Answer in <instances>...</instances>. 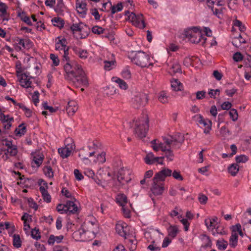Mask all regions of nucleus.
Returning <instances> with one entry per match:
<instances>
[{"label": "nucleus", "mask_w": 251, "mask_h": 251, "mask_svg": "<svg viewBox=\"0 0 251 251\" xmlns=\"http://www.w3.org/2000/svg\"><path fill=\"white\" fill-rule=\"evenodd\" d=\"M64 70L66 73L65 78L77 87L88 85V81L81 66L74 60H71L69 56H62Z\"/></svg>", "instance_id": "nucleus-1"}, {"label": "nucleus", "mask_w": 251, "mask_h": 251, "mask_svg": "<svg viewBox=\"0 0 251 251\" xmlns=\"http://www.w3.org/2000/svg\"><path fill=\"white\" fill-rule=\"evenodd\" d=\"M163 140L168 146L165 151H163L165 152V155L163 157L166 158L168 161H172L174 158L172 149L180 148L184 142V137L180 133H177L175 136L163 137Z\"/></svg>", "instance_id": "nucleus-2"}, {"label": "nucleus", "mask_w": 251, "mask_h": 251, "mask_svg": "<svg viewBox=\"0 0 251 251\" xmlns=\"http://www.w3.org/2000/svg\"><path fill=\"white\" fill-rule=\"evenodd\" d=\"M129 57L133 63L141 67H148L153 65L149 55L142 51L132 52Z\"/></svg>", "instance_id": "nucleus-3"}, {"label": "nucleus", "mask_w": 251, "mask_h": 251, "mask_svg": "<svg viewBox=\"0 0 251 251\" xmlns=\"http://www.w3.org/2000/svg\"><path fill=\"white\" fill-rule=\"evenodd\" d=\"M184 36L192 43H201V44H203L206 40V38L202 36L200 29L197 27H193L191 29L185 30Z\"/></svg>", "instance_id": "nucleus-4"}, {"label": "nucleus", "mask_w": 251, "mask_h": 251, "mask_svg": "<svg viewBox=\"0 0 251 251\" xmlns=\"http://www.w3.org/2000/svg\"><path fill=\"white\" fill-rule=\"evenodd\" d=\"M149 121L148 115L144 114L136 122L134 132L139 138L146 137L149 129Z\"/></svg>", "instance_id": "nucleus-5"}, {"label": "nucleus", "mask_w": 251, "mask_h": 251, "mask_svg": "<svg viewBox=\"0 0 251 251\" xmlns=\"http://www.w3.org/2000/svg\"><path fill=\"white\" fill-rule=\"evenodd\" d=\"M114 172L116 173L117 179L119 183L122 185L130 181L131 178L130 176L131 171L124 167H121L117 171L114 169Z\"/></svg>", "instance_id": "nucleus-6"}, {"label": "nucleus", "mask_w": 251, "mask_h": 251, "mask_svg": "<svg viewBox=\"0 0 251 251\" xmlns=\"http://www.w3.org/2000/svg\"><path fill=\"white\" fill-rule=\"evenodd\" d=\"M16 74L22 87L26 88L31 87L32 82L30 81V79L33 78V77L29 75V72L22 73L21 69L18 68L16 70Z\"/></svg>", "instance_id": "nucleus-7"}, {"label": "nucleus", "mask_w": 251, "mask_h": 251, "mask_svg": "<svg viewBox=\"0 0 251 251\" xmlns=\"http://www.w3.org/2000/svg\"><path fill=\"white\" fill-rule=\"evenodd\" d=\"M148 100V96L144 93L138 92L136 93L132 99V103L135 108L138 109L145 106Z\"/></svg>", "instance_id": "nucleus-8"}, {"label": "nucleus", "mask_w": 251, "mask_h": 251, "mask_svg": "<svg viewBox=\"0 0 251 251\" xmlns=\"http://www.w3.org/2000/svg\"><path fill=\"white\" fill-rule=\"evenodd\" d=\"M70 29L73 33L79 32L80 33V38H85L88 35L90 29L86 25L80 22L78 24H73L70 27Z\"/></svg>", "instance_id": "nucleus-9"}, {"label": "nucleus", "mask_w": 251, "mask_h": 251, "mask_svg": "<svg viewBox=\"0 0 251 251\" xmlns=\"http://www.w3.org/2000/svg\"><path fill=\"white\" fill-rule=\"evenodd\" d=\"M164 182L153 178L152 186L151 188L152 194L154 196L162 195L164 190Z\"/></svg>", "instance_id": "nucleus-10"}, {"label": "nucleus", "mask_w": 251, "mask_h": 251, "mask_svg": "<svg viewBox=\"0 0 251 251\" xmlns=\"http://www.w3.org/2000/svg\"><path fill=\"white\" fill-rule=\"evenodd\" d=\"M83 228H85V234L88 238H94L96 236L97 226L94 225L93 223L89 222L87 224H84L82 226Z\"/></svg>", "instance_id": "nucleus-11"}, {"label": "nucleus", "mask_w": 251, "mask_h": 251, "mask_svg": "<svg viewBox=\"0 0 251 251\" xmlns=\"http://www.w3.org/2000/svg\"><path fill=\"white\" fill-rule=\"evenodd\" d=\"M164 157H155L152 152L148 153L144 158L145 162L148 165H152L155 163H158L163 165V160Z\"/></svg>", "instance_id": "nucleus-12"}, {"label": "nucleus", "mask_w": 251, "mask_h": 251, "mask_svg": "<svg viewBox=\"0 0 251 251\" xmlns=\"http://www.w3.org/2000/svg\"><path fill=\"white\" fill-rule=\"evenodd\" d=\"M68 140H70L72 142L70 145L68 144L65 148H59L58 150V153L63 158L68 157L70 155L72 151L75 148V145L72 142V139H69Z\"/></svg>", "instance_id": "nucleus-13"}, {"label": "nucleus", "mask_w": 251, "mask_h": 251, "mask_svg": "<svg viewBox=\"0 0 251 251\" xmlns=\"http://www.w3.org/2000/svg\"><path fill=\"white\" fill-rule=\"evenodd\" d=\"M58 41L55 43V50H63L64 54L63 56L66 55L67 56L69 54V47L66 46L67 41L64 38L60 39L59 37H58Z\"/></svg>", "instance_id": "nucleus-14"}, {"label": "nucleus", "mask_w": 251, "mask_h": 251, "mask_svg": "<svg viewBox=\"0 0 251 251\" xmlns=\"http://www.w3.org/2000/svg\"><path fill=\"white\" fill-rule=\"evenodd\" d=\"M171 176L172 170L167 168H164L161 171L155 174L153 178L160 181L164 182L166 177L170 176Z\"/></svg>", "instance_id": "nucleus-15"}, {"label": "nucleus", "mask_w": 251, "mask_h": 251, "mask_svg": "<svg viewBox=\"0 0 251 251\" xmlns=\"http://www.w3.org/2000/svg\"><path fill=\"white\" fill-rule=\"evenodd\" d=\"M94 154L95 151L89 152L87 149H82L80 151L78 156L85 164H88L90 163L88 157L92 156Z\"/></svg>", "instance_id": "nucleus-16"}, {"label": "nucleus", "mask_w": 251, "mask_h": 251, "mask_svg": "<svg viewBox=\"0 0 251 251\" xmlns=\"http://www.w3.org/2000/svg\"><path fill=\"white\" fill-rule=\"evenodd\" d=\"M115 229L119 235L122 237H126L128 228L126 223H118L116 225Z\"/></svg>", "instance_id": "nucleus-17"}, {"label": "nucleus", "mask_w": 251, "mask_h": 251, "mask_svg": "<svg viewBox=\"0 0 251 251\" xmlns=\"http://www.w3.org/2000/svg\"><path fill=\"white\" fill-rule=\"evenodd\" d=\"M76 8L77 12L81 14L82 17H84L87 13V3L85 1H82L81 2L76 0Z\"/></svg>", "instance_id": "nucleus-18"}, {"label": "nucleus", "mask_w": 251, "mask_h": 251, "mask_svg": "<svg viewBox=\"0 0 251 251\" xmlns=\"http://www.w3.org/2000/svg\"><path fill=\"white\" fill-rule=\"evenodd\" d=\"M76 102L74 100H70L68 102L66 106V111L69 115H73L77 110Z\"/></svg>", "instance_id": "nucleus-19"}, {"label": "nucleus", "mask_w": 251, "mask_h": 251, "mask_svg": "<svg viewBox=\"0 0 251 251\" xmlns=\"http://www.w3.org/2000/svg\"><path fill=\"white\" fill-rule=\"evenodd\" d=\"M66 208L67 213L68 214H75L78 210V207L74 201H68L66 202Z\"/></svg>", "instance_id": "nucleus-20"}, {"label": "nucleus", "mask_w": 251, "mask_h": 251, "mask_svg": "<svg viewBox=\"0 0 251 251\" xmlns=\"http://www.w3.org/2000/svg\"><path fill=\"white\" fill-rule=\"evenodd\" d=\"M7 6L6 5L0 1V17L2 18V23L4 21H7L9 20L8 15L7 13Z\"/></svg>", "instance_id": "nucleus-21"}, {"label": "nucleus", "mask_w": 251, "mask_h": 251, "mask_svg": "<svg viewBox=\"0 0 251 251\" xmlns=\"http://www.w3.org/2000/svg\"><path fill=\"white\" fill-rule=\"evenodd\" d=\"M218 218L214 217L213 218H207L204 221L205 225L207 228L211 230H213L216 228L218 223Z\"/></svg>", "instance_id": "nucleus-22"}, {"label": "nucleus", "mask_w": 251, "mask_h": 251, "mask_svg": "<svg viewBox=\"0 0 251 251\" xmlns=\"http://www.w3.org/2000/svg\"><path fill=\"white\" fill-rule=\"evenodd\" d=\"M85 228H83L81 226V227L78 230L73 232L72 234L73 238L76 241H78L81 238H86V235L85 234Z\"/></svg>", "instance_id": "nucleus-23"}, {"label": "nucleus", "mask_w": 251, "mask_h": 251, "mask_svg": "<svg viewBox=\"0 0 251 251\" xmlns=\"http://www.w3.org/2000/svg\"><path fill=\"white\" fill-rule=\"evenodd\" d=\"M73 50L76 55L82 59H86L89 55V53L87 50H81L75 47L73 48Z\"/></svg>", "instance_id": "nucleus-24"}, {"label": "nucleus", "mask_w": 251, "mask_h": 251, "mask_svg": "<svg viewBox=\"0 0 251 251\" xmlns=\"http://www.w3.org/2000/svg\"><path fill=\"white\" fill-rule=\"evenodd\" d=\"M156 232H159L158 229H152L151 231H147L145 233V237L148 240V242H151L153 244L155 242L154 239V236L156 234Z\"/></svg>", "instance_id": "nucleus-25"}, {"label": "nucleus", "mask_w": 251, "mask_h": 251, "mask_svg": "<svg viewBox=\"0 0 251 251\" xmlns=\"http://www.w3.org/2000/svg\"><path fill=\"white\" fill-rule=\"evenodd\" d=\"M44 156L42 153H34L33 161L37 167H39L42 163Z\"/></svg>", "instance_id": "nucleus-26"}, {"label": "nucleus", "mask_w": 251, "mask_h": 251, "mask_svg": "<svg viewBox=\"0 0 251 251\" xmlns=\"http://www.w3.org/2000/svg\"><path fill=\"white\" fill-rule=\"evenodd\" d=\"M26 131V126L24 123H22L15 129L14 132L16 135L21 137L25 133Z\"/></svg>", "instance_id": "nucleus-27"}, {"label": "nucleus", "mask_w": 251, "mask_h": 251, "mask_svg": "<svg viewBox=\"0 0 251 251\" xmlns=\"http://www.w3.org/2000/svg\"><path fill=\"white\" fill-rule=\"evenodd\" d=\"M17 41L18 44L21 45L24 49H29L32 46V42L29 39H19Z\"/></svg>", "instance_id": "nucleus-28"}, {"label": "nucleus", "mask_w": 251, "mask_h": 251, "mask_svg": "<svg viewBox=\"0 0 251 251\" xmlns=\"http://www.w3.org/2000/svg\"><path fill=\"white\" fill-rule=\"evenodd\" d=\"M143 16V15L142 14L137 15L136 23H134V25L135 26L141 29H143L146 27V24Z\"/></svg>", "instance_id": "nucleus-29"}, {"label": "nucleus", "mask_w": 251, "mask_h": 251, "mask_svg": "<svg viewBox=\"0 0 251 251\" xmlns=\"http://www.w3.org/2000/svg\"><path fill=\"white\" fill-rule=\"evenodd\" d=\"M113 81L115 82L118 86L122 89L126 90L128 88V85L123 79L118 77H113Z\"/></svg>", "instance_id": "nucleus-30"}, {"label": "nucleus", "mask_w": 251, "mask_h": 251, "mask_svg": "<svg viewBox=\"0 0 251 251\" xmlns=\"http://www.w3.org/2000/svg\"><path fill=\"white\" fill-rule=\"evenodd\" d=\"M63 237V235L55 236L53 235H50L49 238L48 243L49 245H53L55 242L57 243H60Z\"/></svg>", "instance_id": "nucleus-31"}, {"label": "nucleus", "mask_w": 251, "mask_h": 251, "mask_svg": "<svg viewBox=\"0 0 251 251\" xmlns=\"http://www.w3.org/2000/svg\"><path fill=\"white\" fill-rule=\"evenodd\" d=\"M168 235L172 237L175 238L178 232V228L176 226H171L168 229Z\"/></svg>", "instance_id": "nucleus-32"}, {"label": "nucleus", "mask_w": 251, "mask_h": 251, "mask_svg": "<svg viewBox=\"0 0 251 251\" xmlns=\"http://www.w3.org/2000/svg\"><path fill=\"white\" fill-rule=\"evenodd\" d=\"M65 7L63 0H57V4L54 8L55 11L58 14H61L64 11Z\"/></svg>", "instance_id": "nucleus-33"}, {"label": "nucleus", "mask_w": 251, "mask_h": 251, "mask_svg": "<svg viewBox=\"0 0 251 251\" xmlns=\"http://www.w3.org/2000/svg\"><path fill=\"white\" fill-rule=\"evenodd\" d=\"M18 16L21 19V20L27 24L29 25H32V24L30 21L29 17L26 15L25 12H19Z\"/></svg>", "instance_id": "nucleus-34"}, {"label": "nucleus", "mask_w": 251, "mask_h": 251, "mask_svg": "<svg viewBox=\"0 0 251 251\" xmlns=\"http://www.w3.org/2000/svg\"><path fill=\"white\" fill-rule=\"evenodd\" d=\"M228 171L232 176H235L239 171V166L237 164H232L228 167Z\"/></svg>", "instance_id": "nucleus-35"}, {"label": "nucleus", "mask_w": 251, "mask_h": 251, "mask_svg": "<svg viewBox=\"0 0 251 251\" xmlns=\"http://www.w3.org/2000/svg\"><path fill=\"white\" fill-rule=\"evenodd\" d=\"M171 87L173 90L175 91H181L182 87V85L177 79H174L171 81Z\"/></svg>", "instance_id": "nucleus-36"}, {"label": "nucleus", "mask_w": 251, "mask_h": 251, "mask_svg": "<svg viewBox=\"0 0 251 251\" xmlns=\"http://www.w3.org/2000/svg\"><path fill=\"white\" fill-rule=\"evenodd\" d=\"M238 239V234L236 233L232 232L229 239V245L232 248H235L237 245Z\"/></svg>", "instance_id": "nucleus-37"}, {"label": "nucleus", "mask_w": 251, "mask_h": 251, "mask_svg": "<svg viewBox=\"0 0 251 251\" xmlns=\"http://www.w3.org/2000/svg\"><path fill=\"white\" fill-rule=\"evenodd\" d=\"M109 3L111 5V14H114L117 12L121 11L123 8L122 2L118 3L116 5H112L110 1H108Z\"/></svg>", "instance_id": "nucleus-38"}, {"label": "nucleus", "mask_w": 251, "mask_h": 251, "mask_svg": "<svg viewBox=\"0 0 251 251\" xmlns=\"http://www.w3.org/2000/svg\"><path fill=\"white\" fill-rule=\"evenodd\" d=\"M170 73L176 74V73H181V67L179 63L177 62L174 63L170 67Z\"/></svg>", "instance_id": "nucleus-39"}, {"label": "nucleus", "mask_w": 251, "mask_h": 251, "mask_svg": "<svg viewBox=\"0 0 251 251\" xmlns=\"http://www.w3.org/2000/svg\"><path fill=\"white\" fill-rule=\"evenodd\" d=\"M216 245L219 250H225L228 245V243L224 239L218 240L217 241Z\"/></svg>", "instance_id": "nucleus-40"}, {"label": "nucleus", "mask_w": 251, "mask_h": 251, "mask_svg": "<svg viewBox=\"0 0 251 251\" xmlns=\"http://www.w3.org/2000/svg\"><path fill=\"white\" fill-rule=\"evenodd\" d=\"M164 144H165L164 142H159L157 143V145L152 146V148L154 151H157L160 150L161 151H165V149L168 147L167 145H166V144L164 145Z\"/></svg>", "instance_id": "nucleus-41"}, {"label": "nucleus", "mask_w": 251, "mask_h": 251, "mask_svg": "<svg viewBox=\"0 0 251 251\" xmlns=\"http://www.w3.org/2000/svg\"><path fill=\"white\" fill-rule=\"evenodd\" d=\"M117 202L122 207L125 206V205L127 202V200L126 197L124 195H121L118 196L117 198Z\"/></svg>", "instance_id": "nucleus-42"}, {"label": "nucleus", "mask_w": 251, "mask_h": 251, "mask_svg": "<svg viewBox=\"0 0 251 251\" xmlns=\"http://www.w3.org/2000/svg\"><path fill=\"white\" fill-rule=\"evenodd\" d=\"M13 245L16 248L21 247V241L19 235L14 234L13 236Z\"/></svg>", "instance_id": "nucleus-43"}, {"label": "nucleus", "mask_w": 251, "mask_h": 251, "mask_svg": "<svg viewBox=\"0 0 251 251\" xmlns=\"http://www.w3.org/2000/svg\"><path fill=\"white\" fill-rule=\"evenodd\" d=\"M51 22L54 26H57L58 27H62L63 26V21L60 18H54L51 20Z\"/></svg>", "instance_id": "nucleus-44"}, {"label": "nucleus", "mask_w": 251, "mask_h": 251, "mask_svg": "<svg viewBox=\"0 0 251 251\" xmlns=\"http://www.w3.org/2000/svg\"><path fill=\"white\" fill-rule=\"evenodd\" d=\"M43 171L45 175L49 178H50L53 177V172L50 166H45Z\"/></svg>", "instance_id": "nucleus-45"}, {"label": "nucleus", "mask_w": 251, "mask_h": 251, "mask_svg": "<svg viewBox=\"0 0 251 251\" xmlns=\"http://www.w3.org/2000/svg\"><path fill=\"white\" fill-rule=\"evenodd\" d=\"M18 151H17V146H13L12 148L7 149L6 150V152H5V154L6 155H7V154H9V155L11 156H15L17 153Z\"/></svg>", "instance_id": "nucleus-46"}, {"label": "nucleus", "mask_w": 251, "mask_h": 251, "mask_svg": "<svg viewBox=\"0 0 251 251\" xmlns=\"http://www.w3.org/2000/svg\"><path fill=\"white\" fill-rule=\"evenodd\" d=\"M105 161V153L104 152H102L101 153L98 154L97 155L96 160H95L96 162H98L100 164L103 163Z\"/></svg>", "instance_id": "nucleus-47"}, {"label": "nucleus", "mask_w": 251, "mask_h": 251, "mask_svg": "<svg viewBox=\"0 0 251 251\" xmlns=\"http://www.w3.org/2000/svg\"><path fill=\"white\" fill-rule=\"evenodd\" d=\"M121 75L123 78L126 79H129L131 77L130 71L128 68H126L122 71Z\"/></svg>", "instance_id": "nucleus-48"}, {"label": "nucleus", "mask_w": 251, "mask_h": 251, "mask_svg": "<svg viewBox=\"0 0 251 251\" xmlns=\"http://www.w3.org/2000/svg\"><path fill=\"white\" fill-rule=\"evenodd\" d=\"M31 235L32 237L35 239L38 240L40 239L41 236L39 229L35 227L31 230Z\"/></svg>", "instance_id": "nucleus-49"}, {"label": "nucleus", "mask_w": 251, "mask_h": 251, "mask_svg": "<svg viewBox=\"0 0 251 251\" xmlns=\"http://www.w3.org/2000/svg\"><path fill=\"white\" fill-rule=\"evenodd\" d=\"M230 118L233 121H236L238 119V115L237 111L235 109H230L229 112Z\"/></svg>", "instance_id": "nucleus-50"}, {"label": "nucleus", "mask_w": 251, "mask_h": 251, "mask_svg": "<svg viewBox=\"0 0 251 251\" xmlns=\"http://www.w3.org/2000/svg\"><path fill=\"white\" fill-rule=\"evenodd\" d=\"M50 58L52 61V65H53L54 66H58L60 61L57 56L55 55L54 54H50Z\"/></svg>", "instance_id": "nucleus-51"}, {"label": "nucleus", "mask_w": 251, "mask_h": 251, "mask_svg": "<svg viewBox=\"0 0 251 251\" xmlns=\"http://www.w3.org/2000/svg\"><path fill=\"white\" fill-rule=\"evenodd\" d=\"M237 163H245L248 160V157L245 155L237 156L235 158Z\"/></svg>", "instance_id": "nucleus-52"}, {"label": "nucleus", "mask_w": 251, "mask_h": 251, "mask_svg": "<svg viewBox=\"0 0 251 251\" xmlns=\"http://www.w3.org/2000/svg\"><path fill=\"white\" fill-rule=\"evenodd\" d=\"M0 120L2 121V123L8 122L9 121H13V118L10 117L9 115H5L3 114L0 115Z\"/></svg>", "instance_id": "nucleus-53"}, {"label": "nucleus", "mask_w": 251, "mask_h": 251, "mask_svg": "<svg viewBox=\"0 0 251 251\" xmlns=\"http://www.w3.org/2000/svg\"><path fill=\"white\" fill-rule=\"evenodd\" d=\"M66 205L59 204L57 205L56 207L57 210L58 212L61 214L67 213V211L66 210Z\"/></svg>", "instance_id": "nucleus-54"}, {"label": "nucleus", "mask_w": 251, "mask_h": 251, "mask_svg": "<svg viewBox=\"0 0 251 251\" xmlns=\"http://www.w3.org/2000/svg\"><path fill=\"white\" fill-rule=\"evenodd\" d=\"M198 200L201 204H205L207 202L208 198L204 194H200L199 195Z\"/></svg>", "instance_id": "nucleus-55"}, {"label": "nucleus", "mask_w": 251, "mask_h": 251, "mask_svg": "<svg viewBox=\"0 0 251 251\" xmlns=\"http://www.w3.org/2000/svg\"><path fill=\"white\" fill-rule=\"evenodd\" d=\"M158 100L161 102L163 103L167 102V96H166V93L164 92H161L159 96Z\"/></svg>", "instance_id": "nucleus-56"}, {"label": "nucleus", "mask_w": 251, "mask_h": 251, "mask_svg": "<svg viewBox=\"0 0 251 251\" xmlns=\"http://www.w3.org/2000/svg\"><path fill=\"white\" fill-rule=\"evenodd\" d=\"M105 91V94L108 96L113 95L116 93V89L112 86L107 87Z\"/></svg>", "instance_id": "nucleus-57"}, {"label": "nucleus", "mask_w": 251, "mask_h": 251, "mask_svg": "<svg viewBox=\"0 0 251 251\" xmlns=\"http://www.w3.org/2000/svg\"><path fill=\"white\" fill-rule=\"evenodd\" d=\"M104 29L99 26H95L92 29V31L94 34L100 35L103 33Z\"/></svg>", "instance_id": "nucleus-58"}, {"label": "nucleus", "mask_w": 251, "mask_h": 251, "mask_svg": "<svg viewBox=\"0 0 251 251\" xmlns=\"http://www.w3.org/2000/svg\"><path fill=\"white\" fill-rule=\"evenodd\" d=\"M220 94V90L219 89H216V90H213L210 89L208 92V95H209L210 97L211 98H215V96L216 95H219Z\"/></svg>", "instance_id": "nucleus-59"}, {"label": "nucleus", "mask_w": 251, "mask_h": 251, "mask_svg": "<svg viewBox=\"0 0 251 251\" xmlns=\"http://www.w3.org/2000/svg\"><path fill=\"white\" fill-rule=\"evenodd\" d=\"M172 175L173 177L177 180H182L183 177L180 175V172L175 170L173 173L172 172Z\"/></svg>", "instance_id": "nucleus-60"}, {"label": "nucleus", "mask_w": 251, "mask_h": 251, "mask_svg": "<svg viewBox=\"0 0 251 251\" xmlns=\"http://www.w3.org/2000/svg\"><path fill=\"white\" fill-rule=\"evenodd\" d=\"M197 100H202L205 97L206 92L204 91H199L196 93Z\"/></svg>", "instance_id": "nucleus-61"}, {"label": "nucleus", "mask_w": 251, "mask_h": 251, "mask_svg": "<svg viewBox=\"0 0 251 251\" xmlns=\"http://www.w3.org/2000/svg\"><path fill=\"white\" fill-rule=\"evenodd\" d=\"M220 132L223 136H226L227 135L230 134L229 130L227 129L226 126H222L220 130Z\"/></svg>", "instance_id": "nucleus-62"}, {"label": "nucleus", "mask_w": 251, "mask_h": 251, "mask_svg": "<svg viewBox=\"0 0 251 251\" xmlns=\"http://www.w3.org/2000/svg\"><path fill=\"white\" fill-rule=\"evenodd\" d=\"M39 93L38 91H36L34 92V94L32 97L33 101L35 105H37V104L39 101Z\"/></svg>", "instance_id": "nucleus-63"}, {"label": "nucleus", "mask_w": 251, "mask_h": 251, "mask_svg": "<svg viewBox=\"0 0 251 251\" xmlns=\"http://www.w3.org/2000/svg\"><path fill=\"white\" fill-rule=\"evenodd\" d=\"M234 25L238 27L242 31L245 29V26L243 25L242 23L239 20H236L234 22Z\"/></svg>", "instance_id": "nucleus-64"}]
</instances>
